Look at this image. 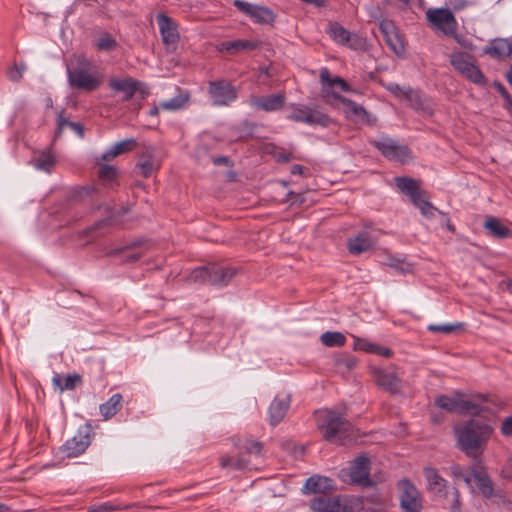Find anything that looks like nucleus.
I'll use <instances>...</instances> for the list:
<instances>
[{
  "label": "nucleus",
  "mask_w": 512,
  "mask_h": 512,
  "mask_svg": "<svg viewBox=\"0 0 512 512\" xmlns=\"http://www.w3.org/2000/svg\"><path fill=\"white\" fill-rule=\"evenodd\" d=\"M387 265L392 268L394 271L400 274H409L413 272L412 264L408 263L404 259H399L396 257H389Z\"/></svg>",
  "instance_id": "obj_46"
},
{
  "label": "nucleus",
  "mask_w": 512,
  "mask_h": 512,
  "mask_svg": "<svg viewBox=\"0 0 512 512\" xmlns=\"http://www.w3.org/2000/svg\"><path fill=\"white\" fill-rule=\"evenodd\" d=\"M127 213V209L121 208L119 212H115L112 209H109V214L106 218L96 221L89 229L88 232L96 231L102 228H107L116 224L115 217L116 215H124Z\"/></svg>",
  "instance_id": "obj_44"
},
{
  "label": "nucleus",
  "mask_w": 512,
  "mask_h": 512,
  "mask_svg": "<svg viewBox=\"0 0 512 512\" xmlns=\"http://www.w3.org/2000/svg\"><path fill=\"white\" fill-rule=\"evenodd\" d=\"M424 476L428 482V488L440 497L447 496V481L439 475L433 467L424 468Z\"/></svg>",
  "instance_id": "obj_24"
},
{
  "label": "nucleus",
  "mask_w": 512,
  "mask_h": 512,
  "mask_svg": "<svg viewBox=\"0 0 512 512\" xmlns=\"http://www.w3.org/2000/svg\"><path fill=\"white\" fill-rule=\"evenodd\" d=\"M311 508L315 512H347V505L341 497L321 495L311 500Z\"/></svg>",
  "instance_id": "obj_18"
},
{
  "label": "nucleus",
  "mask_w": 512,
  "mask_h": 512,
  "mask_svg": "<svg viewBox=\"0 0 512 512\" xmlns=\"http://www.w3.org/2000/svg\"><path fill=\"white\" fill-rule=\"evenodd\" d=\"M372 353L380 355V356H384V357H390L393 354L391 349H389L387 347L379 346L376 344L374 345V349H373Z\"/></svg>",
  "instance_id": "obj_59"
},
{
  "label": "nucleus",
  "mask_w": 512,
  "mask_h": 512,
  "mask_svg": "<svg viewBox=\"0 0 512 512\" xmlns=\"http://www.w3.org/2000/svg\"><path fill=\"white\" fill-rule=\"evenodd\" d=\"M328 97L341 102L345 106V113L347 117L357 116L365 121L368 125H373L376 122V117L372 116L363 106L359 105L355 101L344 97L336 92H327L324 95L326 103H329Z\"/></svg>",
  "instance_id": "obj_16"
},
{
  "label": "nucleus",
  "mask_w": 512,
  "mask_h": 512,
  "mask_svg": "<svg viewBox=\"0 0 512 512\" xmlns=\"http://www.w3.org/2000/svg\"><path fill=\"white\" fill-rule=\"evenodd\" d=\"M450 64L458 73L472 83L479 86H485L487 84V78L476 65L473 55L463 51L453 52L450 55Z\"/></svg>",
  "instance_id": "obj_6"
},
{
  "label": "nucleus",
  "mask_w": 512,
  "mask_h": 512,
  "mask_svg": "<svg viewBox=\"0 0 512 512\" xmlns=\"http://www.w3.org/2000/svg\"><path fill=\"white\" fill-rule=\"evenodd\" d=\"M471 474L481 494L485 498H491L494 494V484L480 461L474 464L471 469Z\"/></svg>",
  "instance_id": "obj_20"
},
{
  "label": "nucleus",
  "mask_w": 512,
  "mask_h": 512,
  "mask_svg": "<svg viewBox=\"0 0 512 512\" xmlns=\"http://www.w3.org/2000/svg\"><path fill=\"white\" fill-rule=\"evenodd\" d=\"M373 343H369L368 341L360 338L355 339L354 349L356 350H363L365 352L372 353L374 349Z\"/></svg>",
  "instance_id": "obj_55"
},
{
  "label": "nucleus",
  "mask_w": 512,
  "mask_h": 512,
  "mask_svg": "<svg viewBox=\"0 0 512 512\" xmlns=\"http://www.w3.org/2000/svg\"><path fill=\"white\" fill-rule=\"evenodd\" d=\"M142 256L141 253H129L126 254V261L127 262H135Z\"/></svg>",
  "instance_id": "obj_62"
},
{
  "label": "nucleus",
  "mask_w": 512,
  "mask_h": 512,
  "mask_svg": "<svg viewBox=\"0 0 512 512\" xmlns=\"http://www.w3.org/2000/svg\"><path fill=\"white\" fill-rule=\"evenodd\" d=\"M320 79L323 83H326L329 87H333L335 85L339 86L341 91L350 92V85L341 77H331V74L327 68H323L320 71Z\"/></svg>",
  "instance_id": "obj_42"
},
{
  "label": "nucleus",
  "mask_w": 512,
  "mask_h": 512,
  "mask_svg": "<svg viewBox=\"0 0 512 512\" xmlns=\"http://www.w3.org/2000/svg\"><path fill=\"white\" fill-rule=\"evenodd\" d=\"M238 452H241L244 457L246 455H260L262 452L263 444L260 441L253 439L239 440L235 443Z\"/></svg>",
  "instance_id": "obj_39"
},
{
  "label": "nucleus",
  "mask_w": 512,
  "mask_h": 512,
  "mask_svg": "<svg viewBox=\"0 0 512 512\" xmlns=\"http://www.w3.org/2000/svg\"><path fill=\"white\" fill-rule=\"evenodd\" d=\"M483 226L494 238L504 239L512 235V231L502 225L500 220L494 216H489Z\"/></svg>",
  "instance_id": "obj_35"
},
{
  "label": "nucleus",
  "mask_w": 512,
  "mask_h": 512,
  "mask_svg": "<svg viewBox=\"0 0 512 512\" xmlns=\"http://www.w3.org/2000/svg\"><path fill=\"white\" fill-rule=\"evenodd\" d=\"M374 378L376 384L390 392L391 394H397L401 390V379L396 372L388 369H375Z\"/></svg>",
  "instance_id": "obj_19"
},
{
  "label": "nucleus",
  "mask_w": 512,
  "mask_h": 512,
  "mask_svg": "<svg viewBox=\"0 0 512 512\" xmlns=\"http://www.w3.org/2000/svg\"><path fill=\"white\" fill-rule=\"evenodd\" d=\"M234 6L258 24H272L276 19L275 13L266 6L255 5L242 0H235Z\"/></svg>",
  "instance_id": "obj_14"
},
{
  "label": "nucleus",
  "mask_w": 512,
  "mask_h": 512,
  "mask_svg": "<svg viewBox=\"0 0 512 512\" xmlns=\"http://www.w3.org/2000/svg\"><path fill=\"white\" fill-rule=\"evenodd\" d=\"M258 41H251L245 39H237L233 41H224L219 45L220 52H226L230 55H236L244 51H252L259 47Z\"/></svg>",
  "instance_id": "obj_25"
},
{
  "label": "nucleus",
  "mask_w": 512,
  "mask_h": 512,
  "mask_svg": "<svg viewBox=\"0 0 512 512\" xmlns=\"http://www.w3.org/2000/svg\"><path fill=\"white\" fill-rule=\"evenodd\" d=\"M375 243L367 231L359 232L354 238L347 241V249L352 255H359L371 250Z\"/></svg>",
  "instance_id": "obj_23"
},
{
  "label": "nucleus",
  "mask_w": 512,
  "mask_h": 512,
  "mask_svg": "<svg viewBox=\"0 0 512 512\" xmlns=\"http://www.w3.org/2000/svg\"><path fill=\"white\" fill-rule=\"evenodd\" d=\"M449 470L455 481H463L467 486L471 487V478L465 473V470L461 465L453 464L450 466Z\"/></svg>",
  "instance_id": "obj_48"
},
{
  "label": "nucleus",
  "mask_w": 512,
  "mask_h": 512,
  "mask_svg": "<svg viewBox=\"0 0 512 512\" xmlns=\"http://www.w3.org/2000/svg\"><path fill=\"white\" fill-rule=\"evenodd\" d=\"M95 46L100 51L109 52L114 50L118 46V43L110 33L102 32L95 41Z\"/></svg>",
  "instance_id": "obj_45"
},
{
  "label": "nucleus",
  "mask_w": 512,
  "mask_h": 512,
  "mask_svg": "<svg viewBox=\"0 0 512 512\" xmlns=\"http://www.w3.org/2000/svg\"><path fill=\"white\" fill-rule=\"evenodd\" d=\"M450 7L455 11H460L468 6L467 0H449Z\"/></svg>",
  "instance_id": "obj_58"
},
{
  "label": "nucleus",
  "mask_w": 512,
  "mask_h": 512,
  "mask_svg": "<svg viewBox=\"0 0 512 512\" xmlns=\"http://www.w3.org/2000/svg\"><path fill=\"white\" fill-rule=\"evenodd\" d=\"M317 427L323 432L325 440L340 444H344L353 429L348 420L332 410L318 412Z\"/></svg>",
  "instance_id": "obj_4"
},
{
  "label": "nucleus",
  "mask_w": 512,
  "mask_h": 512,
  "mask_svg": "<svg viewBox=\"0 0 512 512\" xmlns=\"http://www.w3.org/2000/svg\"><path fill=\"white\" fill-rule=\"evenodd\" d=\"M123 396L120 393L113 394L106 402L99 406V411L104 420L114 417L121 409Z\"/></svg>",
  "instance_id": "obj_29"
},
{
  "label": "nucleus",
  "mask_w": 512,
  "mask_h": 512,
  "mask_svg": "<svg viewBox=\"0 0 512 512\" xmlns=\"http://www.w3.org/2000/svg\"><path fill=\"white\" fill-rule=\"evenodd\" d=\"M277 162L288 163L292 160V154L288 152H278L274 154Z\"/></svg>",
  "instance_id": "obj_60"
},
{
  "label": "nucleus",
  "mask_w": 512,
  "mask_h": 512,
  "mask_svg": "<svg viewBox=\"0 0 512 512\" xmlns=\"http://www.w3.org/2000/svg\"><path fill=\"white\" fill-rule=\"evenodd\" d=\"M394 181L398 190L409 197L410 201L420 210L424 217L431 219L435 216L436 212L445 215L444 212L438 210L429 201L428 194L421 189L419 180L408 176H398L394 178Z\"/></svg>",
  "instance_id": "obj_3"
},
{
  "label": "nucleus",
  "mask_w": 512,
  "mask_h": 512,
  "mask_svg": "<svg viewBox=\"0 0 512 512\" xmlns=\"http://www.w3.org/2000/svg\"><path fill=\"white\" fill-rule=\"evenodd\" d=\"M501 432L505 436H512V416L504 419L501 426Z\"/></svg>",
  "instance_id": "obj_56"
},
{
  "label": "nucleus",
  "mask_w": 512,
  "mask_h": 512,
  "mask_svg": "<svg viewBox=\"0 0 512 512\" xmlns=\"http://www.w3.org/2000/svg\"><path fill=\"white\" fill-rule=\"evenodd\" d=\"M332 488V480L328 477L313 475L306 480L304 489L306 493L324 494Z\"/></svg>",
  "instance_id": "obj_30"
},
{
  "label": "nucleus",
  "mask_w": 512,
  "mask_h": 512,
  "mask_svg": "<svg viewBox=\"0 0 512 512\" xmlns=\"http://www.w3.org/2000/svg\"><path fill=\"white\" fill-rule=\"evenodd\" d=\"M159 167L160 164L156 160L148 157L147 159L140 161L135 165L134 172L140 174L144 178H149L155 171L159 169Z\"/></svg>",
  "instance_id": "obj_41"
},
{
  "label": "nucleus",
  "mask_w": 512,
  "mask_h": 512,
  "mask_svg": "<svg viewBox=\"0 0 512 512\" xmlns=\"http://www.w3.org/2000/svg\"><path fill=\"white\" fill-rule=\"evenodd\" d=\"M25 70V64H13L11 67L7 69V77L12 82H19L22 79L23 72Z\"/></svg>",
  "instance_id": "obj_50"
},
{
  "label": "nucleus",
  "mask_w": 512,
  "mask_h": 512,
  "mask_svg": "<svg viewBox=\"0 0 512 512\" xmlns=\"http://www.w3.org/2000/svg\"><path fill=\"white\" fill-rule=\"evenodd\" d=\"M156 19L163 44L165 46L176 45L180 39L176 22L164 13H159Z\"/></svg>",
  "instance_id": "obj_17"
},
{
  "label": "nucleus",
  "mask_w": 512,
  "mask_h": 512,
  "mask_svg": "<svg viewBox=\"0 0 512 512\" xmlns=\"http://www.w3.org/2000/svg\"><path fill=\"white\" fill-rule=\"evenodd\" d=\"M435 404L443 410L458 414H466L472 411V414L476 415L482 411L477 404L464 400L460 393L455 396L440 395L436 398Z\"/></svg>",
  "instance_id": "obj_10"
},
{
  "label": "nucleus",
  "mask_w": 512,
  "mask_h": 512,
  "mask_svg": "<svg viewBox=\"0 0 512 512\" xmlns=\"http://www.w3.org/2000/svg\"><path fill=\"white\" fill-rule=\"evenodd\" d=\"M399 502L403 512H421L423 499L416 486L407 478L397 483Z\"/></svg>",
  "instance_id": "obj_8"
},
{
  "label": "nucleus",
  "mask_w": 512,
  "mask_h": 512,
  "mask_svg": "<svg viewBox=\"0 0 512 512\" xmlns=\"http://www.w3.org/2000/svg\"><path fill=\"white\" fill-rule=\"evenodd\" d=\"M52 383L60 392L65 390L71 391L82 384V377L78 373L68 374L65 377L60 374H55Z\"/></svg>",
  "instance_id": "obj_33"
},
{
  "label": "nucleus",
  "mask_w": 512,
  "mask_h": 512,
  "mask_svg": "<svg viewBox=\"0 0 512 512\" xmlns=\"http://www.w3.org/2000/svg\"><path fill=\"white\" fill-rule=\"evenodd\" d=\"M162 108L160 107V104L159 105H155L153 106L150 111H149V115L150 116H158L159 115V111L161 110Z\"/></svg>",
  "instance_id": "obj_64"
},
{
  "label": "nucleus",
  "mask_w": 512,
  "mask_h": 512,
  "mask_svg": "<svg viewBox=\"0 0 512 512\" xmlns=\"http://www.w3.org/2000/svg\"><path fill=\"white\" fill-rule=\"evenodd\" d=\"M136 146L137 141L134 138L122 140L120 142H117L107 152L102 154L101 160L109 162L121 154L132 151Z\"/></svg>",
  "instance_id": "obj_31"
},
{
  "label": "nucleus",
  "mask_w": 512,
  "mask_h": 512,
  "mask_svg": "<svg viewBox=\"0 0 512 512\" xmlns=\"http://www.w3.org/2000/svg\"><path fill=\"white\" fill-rule=\"evenodd\" d=\"M484 52L495 58L510 57L512 55V43L508 39H499L495 43L486 46Z\"/></svg>",
  "instance_id": "obj_36"
},
{
  "label": "nucleus",
  "mask_w": 512,
  "mask_h": 512,
  "mask_svg": "<svg viewBox=\"0 0 512 512\" xmlns=\"http://www.w3.org/2000/svg\"><path fill=\"white\" fill-rule=\"evenodd\" d=\"M381 30L385 34L386 43L396 53L401 54L404 51V45L393 27L386 24L380 25Z\"/></svg>",
  "instance_id": "obj_38"
},
{
  "label": "nucleus",
  "mask_w": 512,
  "mask_h": 512,
  "mask_svg": "<svg viewBox=\"0 0 512 512\" xmlns=\"http://www.w3.org/2000/svg\"><path fill=\"white\" fill-rule=\"evenodd\" d=\"M91 444V426L85 424L77 433L61 447V451L68 458H74L86 451Z\"/></svg>",
  "instance_id": "obj_11"
},
{
  "label": "nucleus",
  "mask_w": 512,
  "mask_h": 512,
  "mask_svg": "<svg viewBox=\"0 0 512 512\" xmlns=\"http://www.w3.org/2000/svg\"><path fill=\"white\" fill-rule=\"evenodd\" d=\"M304 171V167L299 164H295L291 167V173L294 175H302Z\"/></svg>",
  "instance_id": "obj_61"
},
{
  "label": "nucleus",
  "mask_w": 512,
  "mask_h": 512,
  "mask_svg": "<svg viewBox=\"0 0 512 512\" xmlns=\"http://www.w3.org/2000/svg\"><path fill=\"white\" fill-rule=\"evenodd\" d=\"M327 33L333 41L340 45L350 48L356 47L355 44L351 42L352 34L338 22H330Z\"/></svg>",
  "instance_id": "obj_27"
},
{
  "label": "nucleus",
  "mask_w": 512,
  "mask_h": 512,
  "mask_svg": "<svg viewBox=\"0 0 512 512\" xmlns=\"http://www.w3.org/2000/svg\"><path fill=\"white\" fill-rule=\"evenodd\" d=\"M96 165L98 166V177L106 182L113 183L117 179L118 170L115 166L101 163V158L96 159Z\"/></svg>",
  "instance_id": "obj_40"
},
{
  "label": "nucleus",
  "mask_w": 512,
  "mask_h": 512,
  "mask_svg": "<svg viewBox=\"0 0 512 512\" xmlns=\"http://www.w3.org/2000/svg\"><path fill=\"white\" fill-rule=\"evenodd\" d=\"M464 327L463 323H457V324H444V325H437V324H430L428 326V330L430 332H441V333H451L455 330L462 329Z\"/></svg>",
  "instance_id": "obj_51"
},
{
  "label": "nucleus",
  "mask_w": 512,
  "mask_h": 512,
  "mask_svg": "<svg viewBox=\"0 0 512 512\" xmlns=\"http://www.w3.org/2000/svg\"><path fill=\"white\" fill-rule=\"evenodd\" d=\"M288 119L294 122L319 125L322 127H328L332 122L328 114L318 109L295 104L291 106V113L288 115Z\"/></svg>",
  "instance_id": "obj_9"
},
{
  "label": "nucleus",
  "mask_w": 512,
  "mask_h": 512,
  "mask_svg": "<svg viewBox=\"0 0 512 512\" xmlns=\"http://www.w3.org/2000/svg\"><path fill=\"white\" fill-rule=\"evenodd\" d=\"M133 505H114L110 502L94 504L90 507V512H112V511H121L127 510L131 508Z\"/></svg>",
  "instance_id": "obj_47"
},
{
  "label": "nucleus",
  "mask_w": 512,
  "mask_h": 512,
  "mask_svg": "<svg viewBox=\"0 0 512 512\" xmlns=\"http://www.w3.org/2000/svg\"><path fill=\"white\" fill-rule=\"evenodd\" d=\"M320 340L327 347H341L345 345L346 337L341 332H324Z\"/></svg>",
  "instance_id": "obj_43"
},
{
  "label": "nucleus",
  "mask_w": 512,
  "mask_h": 512,
  "mask_svg": "<svg viewBox=\"0 0 512 512\" xmlns=\"http://www.w3.org/2000/svg\"><path fill=\"white\" fill-rule=\"evenodd\" d=\"M369 475L370 459L366 455H359L351 463L349 471L350 482L363 488L372 487L375 483Z\"/></svg>",
  "instance_id": "obj_13"
},
{
  "label": "nucleus",
  "mask_w": 512,
  "mask_h": 512,
  "mask_svg": "<svg viewBox=\"0 0 512 512\" xmlns=\"http://www.w3.org/2000/svg\"><path fill=\"white\" fill-rule=\"evenodd\" d=\"M386 89L391 92L395 97L406 100L408 95H411V88L406 86H400L396 83H390L386 86Z\"/></svg>",
  "instance_id": "obj_49"
},
{
  "label": "nucleus",
  "mask_w": 512,
  "mask_h": 512,
  "mask_svg": "<svg viewBox=\"0 0 512 512\" xmlns=\"http://www.w3.org/2000/svg\"><path fill=\"white\" fill-rule=\"evenodd\" d=\"M371 144L389 160L405 161L410 155L409 148L398 144L389 137H382L379 140H373Z\"/></svg>",
  "instance_id": "obj_15"
},
{
  "label": "nucleus",
  "mask_w": 512,
  "mask_h": 512,
  "mask_svg": "<svg viewBox=\"0 0 512 512\" xmlns=\"http://www.w3.org/2000/svg\"><path fill=\"white\" fill-rule=\"evenodd\" d=\"M219 464L222 469H251L250 461L246 457H244L241 452H238L237 457H233L230 455H222L219 459Z\"/></svg>",
  "instance_id": "obj_32"
},
{
  "label": "nucleus",
  "mask_w": 512,
  "mask_h": 512,
  "mask_svg": "<svg viewBox=\"0 0 512 512\" xmlns=\"http://www.w3.org/2000/svg\"><path fill=\"white\" fill-rule=\"evenodd\" d=\"M67 78L71 88L85 92L95 91L102 82L93 63L85 57H78L67 66Z\"/></svg>",
  "instance_id": "obj_2"
},
{
  "label": "nucleus",
  "mask_w": 512,
  "mask_h": 512,
  "mask_svg": "<svg viewBox=\"0 0 512 512\" xmlns=\"http://www.w3.org/2000/svg\"><path fill=\"white\" fill-rule=\"evenodd\" d=\"M141 85L142 82L131 77L124 79H111L109 81V86L112 90L122 92L124 94L122 98L123 101L131 100Z\"/></svg>",
  "instance_id": "obj_22"
},
{
  "label": "nucleus",
  "mask_w": 512,
  "mask_h": 512,
  "mask_svg": "<svg viewBox=\"0 0 512 512\" xmlns=\"http://www.w3.org/2000/svg\"><path fill=\"white\" fill-rule=\"evenodd\" d=\"M229 159L227 157H217L213 159L215 165L227 164Z\"/></svg>",
  "instance_id": "obj_63"
},
{
  "label": "nucleus",
  "mask_w": 512,
  "mask_h": 512,
  "mask_svg": "<svg viewBox=\"0 0 512 512\" xmlns=\"http://www.w3.org/2000/svg\"><path fill=\"white\" fill-rule=\"evenodd\" d=\"M285 96L283 94H274L266 97H254L251 104L264 111H276L283 107Z\"/></svg>",
  "instance_id": "obj_26"
},
{
  "label": "nucleus",
  "mask_w": 512,
  "mask_h": 512,
  "mask_svg": "<svg viewBox=\"0 0 512 512\" xmlns=\"http://www.w3.org/2000/svg\"><path fill=\"white\" fill-rule=\"evenodd\" d=\"M460 506H461L460 493L457 488H454L453 503H452L450 512H461Z\"/></svg>",
  "instance_id": "obj_57"
},
{
  "label": "nucleus",
  "mask_w": 512,
  "mask_h": 512,
  "mask_svg": "<svg viewBox=\"0 0 512 512\" xmlns=\"http://www.w3.org/2000/svg\"><path fill=\"white\" fill-rule=\"evenodd\" d=\"M494 86L497 89V91L499 92V94L504 98V101H505L504 107L512 113V96H511V94L507 91L505 86L498 81L494 82Z\"/></svg>",
  "instance_id": "obj_52"
},
{
  "label": "nucleus",
  "mask_w": 512,
  "mask_h": 512,
  "mask_svg": "<svg viewBox=\"0 0 512 512\" xmlns=\"http://www.w3.org/2000/svg\"><path fill=\"white\" fill-rule=\"evenodd\" d=\"M208 92L215 106H227L237 98L236 88L224 79L210 82Z\"/></svg>",
  "instance_id": "obj_12"
},
{
  "label": "nucleus",
  "mask_w": 512,
  "mask_h": 512,
  "mask_svg": "<svg viewBox=\"0 0 512 512\" xmlns=\"http://www.w3.org/2000/svg\"><path fill=\"white\" fill-rule=\"evenodd\" d=\"M30 163L37 169L50 173L56 164L55 156L50 152L42 151L36 154Z\"/></svg>",
  "instance_id": "obj_37"
},
{
  "label": "nucleus",
  "mask_w": 512,
  "mask_h": 512,
  "mask_svg": "<svg viewBox=\"0 0 512 512\" xmlns=\"http://www.w3.org/2000/svg\"><path fill=\"white\" fill-rule=\"evenodd\" d=\"M237 271L231 267L220 265L202 266L189 274V279L195 283L210 284L213 286H226L230 283Z\"/></svg>",
  "instance_id": "obj_5"
},
{
  "label": "nucleus",
  "mask_w": 512,
  "mask_h": 512,
  "mask_svg": "<svg viewBox=\"0 0 512 512\" xmlns=\"http://www.w3.org/2000/svg\"><path fill=\"white\" fill-rule=\"evenodd\" d=\"M68 127L73 130L80 138L84 137V126L80 122H72L64 117L63 110L58 113L57 116V128L54 133V140L61 137L64 129Z\"/></svg>",
  "instance_id": "obj_34"
},
{
  "label": "nucleus",
  "mask_w": 512,
  "mask_h": 512,
  "mask_svg": "<svg viewBox=\"0 0 512 512\" xmlns=\"http://www.w3.org/2000/svg\"><path fill=\"white\" fill-rule=\"evenodd\" d=\"M177 94L170 100L160 103L162 110L178 111L184 109L190 101V92L179 87L176 88Z\"/></svg>",
  "instance_id": "obj_28"
},
{
  "label": "nucleus",
  "mask_w": 512,
  "mask_h": 512,
  "mask_svg": "<svg viewBox=\"0 0 512 512\" xmlns=\"http://www.w3.org/2000/svg\"><path fill=\"white\" fill-rule=\"evenodd\" d=\"M426 17H427V20L431 23V25L436 30L443 32L447 36H455L456 40L462 46H464L466 48L470 47L466 43L461 42L460 39L456 36L458 23L450 9H448V8L429 9L426 12Z\"/></svg>",
  "instance_id": "obj_7"
},
{
  "label": "nucleus",
  "mask_w": 512,
  "mask_h": 512,
  "mask_svg": "<svg viewBox=\"0 0 512 512\" xmlns=\"http://www.w3.org/2000/svg\"><path fill=\"white\" fill-rule=\"evenodd\" d=\"M493 433L488 419L473 415L469 420L454 427L457 447L467 456L477 458L481 455Z\"/></svg>",
  "instance_id": "obj_1"
},
{
  "label": "nucleus",
  "mask_w": 512,
  "mask_h": 512,
  "mask_svg": "<svg viewBox=\"0 0 512 512\" xmlns=\"http://www.w3.org/2000/svg\"><path fill=\"white\" fill-rule=\"evenodd\" d=\"M406 100L409 102V105L413 109H415V110H423L424 109L422 98L417 91L411 89V95H408Z\"/></svg>",
  "instance_id": "obj_54"
},
{
  "label": "nucleus",
  "mask_w": 512,
  "mask_h": 512,
  "mask_svg": "<svg viewBox=\"0 0 512 512\" xmlns=\"http://www.w3.org/2000/svg\"><path fill=\"white\" fill-rule=\"evenodd\" d=\"M356 359L354 356L349 354H343L335 357V364L337 366H344L347 369H352L356 366Z\"/></svg>",
  "instance_id": "obj_53"
},
{
  "label": "nucleus",
  "mask_w": 512,
  "mask_h": 512,
  "mask_svg": "<svg viewBox=\"0 0 512 512\" xmlns=\"http://www.w3.org/2000/svg\"><path fill=\"white\" fill-rule=\"evenodd\" d=\"M289 407L290 395L275 397L268 409L270 425L276 426L279 424L284 419Z\"/></svg>",
  "instance_id": "obj_21"
}]
</instances>
